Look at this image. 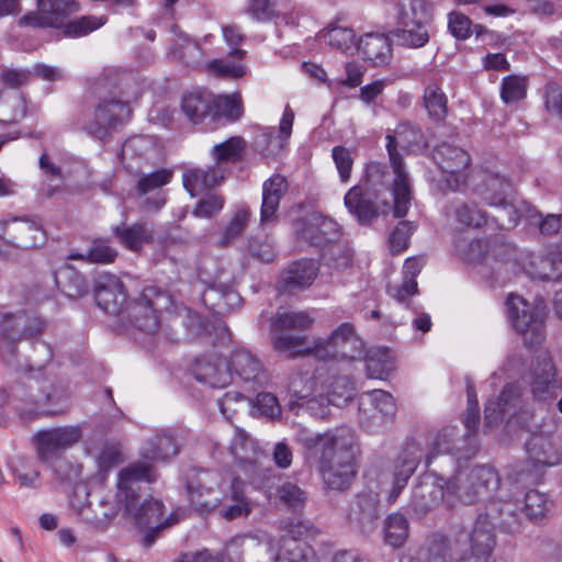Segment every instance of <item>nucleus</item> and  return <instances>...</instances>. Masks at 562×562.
I'll use <instances>...</instances> for the list:
<instances>
[{"label":"nucleus","mask_w":562,"mask_h":562,"mask_svg":"<svg viewBox=\"0 0 562 562\" xmlns=\"http://www.w3.org/2000/svg\"><path fill=\"white\" fill-rule=\"evenodd\" d=\"M45 239L43 228L34 221L23 218L0 221V240L11 247L30 249L42 245Z\"/></svg>","instance_id":"obj_15"},{"label":"nucleus","mask_w":562,"mask_h":562,"mask_svg":"<svg viewBox=\"0 0 562 562\" xmlns=\"http://www.w3.org/2000/svg\"><path fill=\"white\" fill-rule=\"evenodd\" d=\"M54 278L58 289L68 297L78 299L88 292L85 277L71 266L61 267Z\"/></svg>","instance_id":"obj_39"},{"label":"nucleus","mask_w":562,"mask_h":562,"mask_svg":"<svg viewBox=\"0 0 562 562\" xmlns=\"http://www.w3.org/2000/svg\"><path fill=\"white\" fill-rule=\"evenodd\" d=\"M254 407L259 412L260 415L270 420L280 419L282 414L278 397L274 394L268 392H262L257 395Z\"/></svg>","instance_id":"obj_64"},{"label":"nucleus","mask_w":562,"mask_h":562,"mask_svg":"<svg viewBox=\"0 0 562 562\" xmlns=\"http://www.w3.org/2000/svg\"><path fill=\"white\" fill-rule=\"evenodd\" d=\"M497 484L498 477L490 467H475L470 471L458 470L452 477L445 481L446 505H472L496 488Z\"/></svg>","instance_id":"obj_6"},{"label":"nucleus","mask_w":562,"mask_h":562,"mask_svg":"<svg viewBox=\"0 0 562 562\" xmlns=\"http://www.w3.org/2000/svg\"><path fill=\"white\" fill-rule=\"evenodd\" d=\"M246 148V142L240 136H233L213 147V157L223 166L226 162H237L241 159Z\"/></svg>","instance_id":"obj_55"},{"label":"nucleus","mask_w":562,"mask_h":562,"mask_svg":"<svg viewBox=\"0 0 562 562\" xmlns=\"http://www.w3.org/2000/svg\"><path fill=\"white\" fill-rule=\"evenodd\" d=\"M457 427L448 426L442 428L435 437L429 454L427 456V464L438 454H451L453 443L456 442Z\"/></svg>","instance_id":"obj_59"},{"label":"nucleus","mask_w":562,"mask_h":562,"mask_svg":"<svg viewBox=\"0 0 562 562\" xmlns=\"http://www.w3.org/2000/svg\"><path fill=\"white\" fill-rule=\"evenodd\" d=\"M315 387L314 379L307 373L297 372L290 376L288 391L291 395L289 409L294 411L299 406V401L308 398Z\"/></svg>","instance_id":"obj_49"},{"label":"nucleus","mask_w":562,"mask_h":562,"mask_svg":"<svg viewBox=\"0 0 562 562\" xmlns=\"http://www.w3.org/2000/svg\"><path fill=\"white\" fill-rule=\"evenodd\" d=\"M250 513V503L247 499L239 482L234 480L232 483V494L226 498L220 509V514L226 520H233L247 516Z\"/></svg>","instance_id":"obj_43"},{"label":"nucleus","mask_w":562,"mask_h":562,"mask_svg":"<svg viewBox=\"0 0 562 562\" xmlns=\"http://www.w3.org/2000/svg\"><path fill=\"white\" fill-rule=\"evenodd\" d=\"M431 24L422 22H414L412 24L397 21V27L391 31L390 35L400 46L406 48H420L424 47L430 38Z\"/></svg>","instance_id":"obj_31"},{"label":"nucleus","mask_w":562,"mask_h":562,"mask_svg":"<svg viewBox=\"0 0 562 562\" xmlns=\"http://www.w3.org/2000/svg\"><path fill=\"white\" fill-rule=\"evenodd\" d=\"M490 248V240L473 239L471 241H462L457 246L460 257L473 265L482 266L481 273L487 274L486 255Z\"/></svg>","instance_id":"obj_50"},{"label":"nucleus","mask_w":562,"mask_h":562,"mask_svg":"<svg viewBox=\"0 0 562 562\" xmlns=\"http://www.w3.org/2000/svg\"><path fill=\"white\" fill-rule=\"evenodd\" d=\"M470 548L463 558L494 559L495 526L483 513L479 514L470 533Z\"/></svg>","instance_id":"obj_22"},{"label":"nucleus","mask_w":562,"mask_h":562,"mask_svg":"<svg viewBox=\"0 0 562 562\" xmlns=\"http://www.w3.org/2000/svg\"><path fill=\"white\" fill-rule=\"evenodd\" d=\"M125 86L121 82L116 86V94L111 99L101 100L93 110L92 119L86 125L87 132L100 140L108 138L131 115L127 101L122 100L128 97Z\"/></svg>","instance_id":"obj_8"},{"label":"nucleus","mask_w":562,"mask_h":562,"mask_svg":"<svg viewBox=\"0 0 562 562\" xmlns=\"http://www.w3.org/2000/svg\"><path fill=\"white\" fill-rule=\"evenodd\" d=\"M316 274L317 267L313 260H297L281 273L277 282V289L280 293L293 294L308 288Z\"/></svg>","instance_id":"obj_23"},{"label":"nucleus","mask_w":562,"mask_h":562,"mask_svg":"<svg viewBox=\"0 0 562 562\" xmlns=\"http://www.w3.org/2000/svg\"><path fill=\"white\" fill-rule=\"evenodd\" d=\"M522 390L518 384H506L496 400H491L485 405V420L488 425H495L507 416H514L521 404Z\"/></svg>","instance_id":"obj_24"},{"label":"nucleus","mask_w":562,"mask_h":562,"mask_svg":"<svg viewBox=\"0 0 562 562\" xmlns=\"http://www.w3.org/2000/svg\"><path fill=\"white\" fill-rule=\"evenodd\" d=\"M322 37L325 43L342 52L358 46L353 30L348 27H331Z\"/></svg>","instance_id":"obj_57"},{"label":"nucleus","mask_w":562,"mask_h":562,"mask_svg":"<svg viewBox=\"0 0 562 562\" xmlns=\"http://www.w3.org/2000/svg\"><path fill=\"white\" fill-rule=\"evenodd\" d=\"M172 172L168 169H159L154 172L143 175L136 183V192L139 195L148 194L149 192L160 189L170 182Z\"/></svg>","instance_id":"obj_58"},{"label":"nucleus","mask_w":562,"mask_h":562,"mask_svg":"<svg viewBox=\"0 0 562 562\" xmlns=\"http://www.w3.org/2000/svg\"><path fill=\"white\" fill-rule=\"evenodd\" d=\"M82 492L83 496H89L90 493L86 486H78L75 488L70 498V506L78 513L82 521L93 526L97 529H106L113 519L117 516L123 502L119 499V487L114 496H100L95 503L87 501V506L77 504V498Z\"/></svg>","instance_id":"obj_10"},{"label":"nucleus","mask_w":562,"mask_h":562,"mask_svg":"<svg viewBox=\"0 0 562 562\" xmlns=\"http://www.w3.org/2000/svg\"><path fill=\"white\" fill-rule=\"evenodd\" d=\"M228 366L229 370L233 369L245 382L262 383L267 379L261 361L249 350L236 349L232 353Z\"/></svg>","instance_id":"obj_30"},{"label":"nucleus","mask_w":562,"mask_h":562,"mask_svg":"<svg viewBox=\"0 0 562 562\" xmlns=\"http://www.w3.org/2000/svg\"><path fill=\"white\" fill-rule=\"evenodd\" d=\"M351 257L350 249L340 237L333 243H328L321 251V258L324 265L336 269L348 267L351 262Z\"/></svg>","instance_id":"obj_54"},{"label":"nucleus","mask_w":562,"mask_h":562,"mask_svg":"<svg viewBox=\"0 0 562 562\" xmlns=\"http://www.w3.org/2000/svg\"><path fill=\"white\" fill-rule=\"evenodd\" d=\"M366 182L368 186V190H371L376 199H380L383 190H391V195H393V182H390V173L386 167L380 162H371L366 168ZM393 205L395 202L393 201ZM392 211L394 212V206H392Z\"/></svg>","instance_id":"obj_47"},{"label":"nucleus","mask_w":562,"mask_h":562,"mask_svg":"<svg viewBox=\"0 0 562 562\" xmlns=\"http://www.w3.org/2000/svg\"><path fill=\"white\" fill-rule=\"evenodd\" d=\"M408 537L407 518L400 513L391 514L384 525L385 542L392 547L398 548L404 544Z\"/></svg>","instance_id":"obj_52"},{"label":"nucleus","mask_w":562,"mask_h":562,"mask_svg":"<svg viewBox=\"0 0 562 562\" xmlns=\"http://www.w3.org/2000/svg\"><path fill=\"white\" fill-rule=\"evenodd\" d=\"M10 396L43 408L48 414H64L71 407L69 384L50 372L29 373L23 381L10 386Z\"/></svg>","instance_id":"obj_4"},{"label":"nucleus","mask_w":562,"mask_h":562,"mask_svg":"<svg viewBox=\"0 0 562 562\" xmlns=\"http://www.w3.org/2000/svg\"><path fill=\"white\" fill-rule=\"evenodd\" d=\"M357 48L375 65L386 63L392 53L390 40L383 34H366L359 40Z\"/></svg>","instance_id":"obj_37"},{"label":"nucleus","mask_w":562,"mask_h":562,"mask_svg":"<svg viewBox=\"0 0 562 562\" xmlns=\"http://www.w3.org/2000/svg\"><path fill=\"white\" fill-rule=\"evenodd\" d=\"M432 158L443 173L451 176L447 179L448 189L457 190L464 181L461 172L470 165V155L458 146L441 143L432 150Z\"/></svg>","instance_id":"obj_17"},{"label":"nucleus","mask_w":562,"mask_h":562,"mask_svg":"<svg viewBox=\"0 0 562 562\" xmlns=\"http://www.w3.org/2000/svg\"><path fill=\"white\" fill-rule=\"evenodd\" d=\"M529 375L530 392L537 402H552L558 395L557 391L562 390V376H558L555 364L548 355L536 358Z\"/></svg>","instance_id":"obj_13"},{"label":"nucleus","mask_w":562,"mask_h":562,"mask_svg":"<svg viewBox=\"0 0 562 562\" xmlns=\"http://www.w3.org/2000/svg\"><path fill=\"white\" fill-rule=\"evenodd\" d=\"M507 315L515 330L527 347L540 345L544 339V310L527 302L522 296L509 294Z\"/></svg>","instance_id":"obj_7"},{"label":"nucleus","mask_w":562,"mask_h":562,"mask_svg":"<svg viewBox=\"0 0 562 562\" xmlns=\"http://www.w3.org/2000/svg\"><path fill=\"white\" fill-rule=\"evenodd\" d=\"M313 324L314 317L307 311L280 308L271 318V330L276 333L272 341L281 335H303Z\"/></svg>","instance_id":"obj_25"},{"label":"nucleus","mask_w":562,"mask_h":562,"mask_svg":"<svg viewBox=\"0 0 562 562\" xmlns=\"http://www.w3.org/2000/svg\"><path fill=\"white\" fill-rule=\"evenodd\" d=\"M297 442L303 447L307 459L317 462L325 484L336 491L350 486L356 475V457L359 446L355 431L340 427L323 434L300 428Z\"/></svg>","instance_id":"obj_1"},{"label":"nucleus","mask_w":562,"mask_h":562,"mask_svg":"<svg viewBox=\"0 0 562 562\" xmlns=\"http://www.w3.org/2000/svg\"><path fill=\"white\" fill-rule=\"evenodd\" d=\"M212 115L229 121L238 120L243 114V103L238 93L232 95L212 97Z\"/></svg>","instance_id":"obj_53"},{"label":"nucleus","mask_w":562,"mask_h":562,"mask_svg":"<svg viewBox=\"0 0 562 562\" xmlns=\"http://www.w3.org/2000/svg\"><path fill=\"white\" fill-rule=\"evenodd\" d=\"M414 226L408 221H401L389 237V247L393 254H398L408 247Z\"/></svg>","instance_id":"obj_63"},{"label":"nucleus","mask_w":562,"mask_h":562,"mask_svg":"<svg viewBox=\"0 0 562 562\" xmlns=\"http://www.w3.org/2000/svg\"><path fill=\"white\" fill-rule=\"evenodd\" d=\"M396 414L393 396L383 390H373L360 395L359 424L368 431H375L390 423Z\"/></svg>","instance_id":"obj_11"},{"label":"nucleus","mask_w":562,"mask_h":562,"mask_svg":"<svg viewBox=\"0 0 562 562\" xmlns=\"http://www.w3.org/2000/svg\"><path fill=\"white\" fill-rule=\"evenodd\" d=\"M364 355L368 376L371 379H384L394 369V362L387 348H372Z\"/></svg>","instance_id":"obj_42"},{"label":"nucleus","mask_w":562,"mask_h":562,"mask_svg":"<svg viewBox=\"0 0 562 562\" xmlns=\"http://www.w3.org/2000/svg\"><path fill=\"white\" fill-rule=\"evenodd\" d=\"M179 452V445L169 430H160L146 440L142 447V454L154 460H165Z\"/></svg>","instance_id":"obj_33"},{"label":"nucleus","mask_w":562,"mask_h":562,"mask_svg":"<svg viewBox=\"0 0 562 562\" xmlns=\"http://www.w3.org/2000/svg\"><path fill=\"white\" fill-rule=\"evenodd\" d=\"M400 562H457L449 542L440 537H435L426 548L422 549L418 554L412 555L404 553L400 558ZM462 562H495L494 559L480 558H462Z\"/></svg>","instance_id":"obj_28"},{"label":"nucleus","mask_w":562,"mask_h":562,"mask_svg":"<svg viewBox=\"0 0 562 562\" xmlns=\"http://www.w3.org/2000/svg\"><path fill=\"white\" fill-rule=\"evenodd\" d=\"M349 519L362 530H370L378 519V498L373 494H360L351 503Z\"/></svg>","instance_id":"obj_32"},{"label":"nucleus","mask_w":562,"mask_h":562,"mask_svg":"<svg viewBox=\"0 0 562 562\" xmlns=\"http://www.w3.org/2000/svg\"><path fill=\"white\" fill-rule=\"evenodd\" d=\"M170 295L156 288L147 286L127 307L131 324L140 331L154 335L160 328L159 313L171 306Z\"/></svg>","instance_id":"obj_9"},{"label":"nucleus","mask_w":562,"mask_h":562,"mask_svg":"<svg viewBox=\"0 0 562 562\" xmlns=\"http://www.w3.org/2000/svg\"><path fill=\"white\" fill-rule=\"evenodd\" d=\"M494 526H499L509 532H514L520 525V514L517 506L510 502L493 501L488 503L483 513Z\"/></svg>","instance_id":"obj_36"},{"label":"nucleus","mask_w":562,"mask_h":562,"mask_svg":"<svg viewBox=\"0 0 562 562\" xmlns=\"http://www.w3.org/2000/svg\"><path fill=\"white\" fill-rule=\"evenodd\" d=\"M526 450L535 469L552 467L562 460L560 436L532 435L526 442Z\"/></svg>","instance_id":"obj_19"},{"label":"nucleus","mask_w":562,"mask_h":562,"mask_svg":"<svg viewBox=\"0 0 562 562\" xmlns=\"http://www.w3.org/2000/svg\"><path fill=\"white\" fill-rule=\"evenodd\" d=\"M81 439L82 430L78 425L42 429L34 435L37 457L44 463L58 459L65 450Z\"/></svg>","instance_id":"obj_12"},{"label":"nucleus","mask_w":562,"mask_h":562,"mask_svg":"<svg viewBox=\"0 0 562 562\" xmlns=\"http://www.w3.org/2000/svg\"><path fill=\"white\" fill-rule=\"evenodd\" d=\"M485 191L483 200L492 206H502L504 209L512 207L507 201V191L509 189L508 182L498 176H487L485 179Z\"/></svg>","instance_id":"obj_51"},{"label":"nucleus","mask_w":562,"mask_h":562,"mask_svg":"<svg viewBox=\"0 0 562 562\" xmlns=\"http://www.w3.org/2000/svg\"><path fill=\"white\" fill-rule=\"evenodd\" d=\"M192 372L199 382L211 387H225L233 378L228 361L217 355L198 358L192 366Z\"/></svg>","instance_id":"obj_20"},{"label":"nucleus","mask_w":562,"mask_h":562,"mask_svg":"<svg viewBox=\"0 0 562 562\" xmlns=\"http://www.w3.org/2000/svg\"><path fill=\"white\" fill-rule=\"evenodd\" d=\"M71 0H37V8L42 11L43 23L49 27H59L64 19L72 11Z\"/></svg>","instance_id":"obj_45"},{"label":"nucleus","mask_w":562,"mask_h":562,"mask_svg":"<svg viewBox=\"0 0 562 562\" xmlns=\"http://www.w3.org/2000/svg\"><path fill=\"white\" fill-rule=\"evenodd\" d=\"M452 448L453 451H451V456L454 457L458 463H460L461 460H470L474 458L479 451L477 437H471L467 434L460 436L458 431Z\"/></svg>","instance_id":"obj_62"},{"label":"nucleus","mask_w":562,"mask_h":562,"mask_svg":"<svg viewBox=\"0 0 562 562\" xmlns=\"http://www.w3.org/2000/svg\"><path fill=\"white\" fill-rule=\"evenodd\" d=\"M446 209L448 213L456 216L461 225L467 227H481L486 223V213L475 203L456 201L447 205Z\"/></svg>","instance_id":"obj_44"},{"label":"nucleus","mask_w":562,"mask_h":562,"mask_svg":"<svg viewBox=\"0 0 562 562\" xmlns=\"http://www.w3.org/2000/svg\"><path fill=\"white\" fill-rule=\"evenodd\" d=\"M550 509V503L544 494L536 490L526 493L524 512L530 520L542 518Z\"/></svg>","instance_id":"obj_60"},{"label":"nucleus","mask_w":562,"mask_h":562,"mask_svg":"<svg viewBox=\"0 0 562 562\" xmlns=\"http://www.w3.org/2000/svg\"><path fill=\"white\" fill-rule=\"evenodd\" d=\"M274 349L289 358L314 355L318 360H359L364 357V342L350 323L340 324L327 339L318 338L312 345L306 335H281L274 340Z\"/></svg>","instance_id":"obj_3"},{"label":"nucleus","mask_w":562,"mask_h":562,"mask_svg":"<svg viewBox=\"0 0 562 562\" xmlns=\"http://www.w3.org/2000/svg\"><path fill=\"white\" fill-rule=\"evenodd\" d=\"M527 83L524 78L507 76L502 83L501 97L505 103H514L525 98Z\"/></svg>","instance_id":"obj_61"},{"label":"nucleus","mask_w":562,"mask_h":562,"mask_svg":"<svg viewBox=\"0 0 562 562\" xmlns=\"http://www.w3.org/2000/svg\"><path fill=\"white\" fill-rule=\"evenodd\" d=\"M212 95L205 92H191L182 99V111L192 123H200L212 114Z\"/></svg>","instance_id":"obj_41"},{"label":"nucleus","mask_w":562,"mask_h":562,"mask_svg":"<svg viewBox=\"0 0 562 562\" xmlns=\"http://www.w3.org/2000/svg\"><path fill=\"white\" fill-rule=\"evenodd\" d=\"M123 283L114 276H101L94 285V299L98 306L105 313L117 315L126 302Z\"/></svg>","instance_id":"obj_21"},{"label":"nucleus","mask_w":562,"mask_h":562,"mask_svg":"<svg viewBox=\"0 0 562 562\" xmlns=\"http://www.w3.org/2000/svg\"><path fill=\"white\" fill-rule=\"evenodd\" d=\"M345 205L359 223L368 225L378 217V207L370 199L363 196L362 190L355 186L345 195Z\"/></svg>","instance_id":"obj_38"},{"label":"nucleus","mask_w":562,"mask_h":562,"mask_svg":"<svg viewBox=\"0 0 562 562\" xmlns=\"http://www.w3.org/2000/svg\"><path fill=\"white\" fill-rule=\"evenodd\" d=\"M441 502L446 504V486L442 477L422 476L413 487L409 508L418 516H424Z\"/></svg>","instance_id":"obj_18"},{"label":"nucleus","mask_w":562,"mask_h":562,"mask_svg":"<svg viewBox=\"0 0 562 562\" xmlns=\"http://www.w3.org/2000/svg\"><path fill=\"white\" fill-rule=\"evenodd\" d=\"M53 357L54 351L52 346L45 341L37 340L33 342V355L24 362L22 361V367L19 370L27 367L30 369L29 373L43 374V368L53 360Z\"/></svg>","instance_id":"obj_56"},{"label":"nucleus","mask_w":562,"mask_h":562,"mask_svg":"<svg viewBox=\"0 0 562 562\" xmlns=\"http://www.w3.org/2000/svg\"><path fill=\"white\" fill-rule=\"evenodd\" d=\"M423 101L431 120L442 122L447 117L448 99L440 87L435 83L428 85L425 88Z\"/></svg>","instance_id":"obj_46"},{"label":"nucleus","mask_w":562,"mask_h":562,"mask_svg":"<svg viewBox=\"0 0 562 562\" xmlns=\"http://www.w3.org/2000/svg\"><path fill=\"white\" fill-rule=\"evenodd\" d=\"M115 239L132 251H139L144 245L151 244L155 239L154 229L147 222L120 223L112 227Z\"/></svg>","instance_id":"obj_27"},{"label":"nucleus","mask_w":562,"mask_h":562,"mask_svg":"<svg viewBox=\"0 0 562 562\" xmlns=\"http://www.w3.org/2000/svg\"><path fill=\"white\" fill-rule=\"evenodd\" d=\"M386 138V148L394 172V216L404 217L411 205V183L397 147L409 151L419 148L423 145L424 135L418 126L411 122H402L396 126L394 134L387 135Z\"/></svg>","instance_id":"obj_5"},{"label":"nucleus","mask_w":562,"mask_h":562,"mask_svg":"<svg viewBox=\"0 0 562 562\" xmlns=\"http://www.w3.org/2000/svg\"><path fill=\"white\" fill-rule=\"evenodd\" d=\"M422 457V447L415 441H407L394 461L393 479L407 483L415 473Z\"/></svg>","instance_id":"obj_34"},{"label":"nucleus","mask_w":562,"mask_h":562,"mask_svg":"<svg viewBox=\"0 0 562 562\" xmlns=\"http://www.w3.org/2000/svg\"><path fill=\"white\" fill-rule=\"evenodd\" d=\"M27 315L0 314V353L3 362L18 370L22 367V359L18 352L16 341L22 337V326L26 325Z\"/></svg>","instance_id":"obj_16"},{"label":"nucleus","mask_w":562,"mask_h":562,"mask_svg":"<svg viewBox=\"0 0 562 562\" xmlns=\"http://www.w3.org/2000/svg\"><path fill=\"white\" fill-rule=\"evenodd\" d=\"M397 21H404L406 24L414 22L431 24V5L427 0H400Z\"/></svg>","instance_id":"obj_40"},{"label":"nucleus","mask_w":562,"mask_h":562,"mask_svg":"<svg viewBox=\"0 0 562 562\" xmlns=\"http://www.w3.org/2000/svg\"><path fill=\"white\" fill-rule=\"evenodd\" d=\"M296 235L299 243L315 247L319 252L339 238L338 224L321 214H311L297 222Z\"/></svg>","instance_id":"obj_14"},{"label":"nucleus","mask_w":562,"mask_h":562,"mask_svg":"<svg viewBox=\"0 0 562 562\" xmlns=\"http://www.w3.org/2000/svg\"><path fill=\"white\" fill-rule=\"evenodd\" d=\"M514 261V249L498 240L491 239L490 248L486 255V271L491 273H501V271Z\"/></svg>","instance_id":"obj_48"},{"label":"nucleus","mask_w":562,"mask_h":562,"mask_svg":"<svg viewBox=\"0 0 562 562\" xmlns=\"http://www.w3.org/2000/svg\"><path fill=\"white\" fill-rule=\"evenodd\" d=\"M220 474L214 471H199L194 473L187 483V492L190 502L199 510H210L215 507V503H211L204 498L220 486Z\"/></svg>","instance_id":"obj_26"},{"label":"nucleus","mask_w":562,"mask_h":562,"mask_svg":"<svg viewBox=\"0 0 562 562\" xmlns=\"http://www.w3.org/2000/svg\"><path fill=\"white\" fill-rule=\"evenodd\" d=\"M288 188V181L281 175H274L263 182L260 212L262 223L272 222L277 218L280 200L286 193Z\"/></svg>","instance_id":"obj_29"},{"label":"nucleus","mask_w":562,"mask_h":562,"mask_svg":"<svg viewBox=\"0 0 562 562\" xmlns=\"http://www.w3.org/2000/svg\"><path fill=\"white\" fill-rule=\"evenodd\" d=\"M324 395L336 406L348 403L355 395V382L349 375L330 374L322 382Z\"/></svg>","instance_id":"obj_35"},{"label":"nucleus","mask_w":562,"mask_h":562,"mask_svg":"<svg viewBox=\"0 0 562 562\" xmlns=\"http://www.w3.org/2000/svg\"><path fill=\"white\" fill-rule=\"evenodd\" d=\"M155 481L151 465L137 462L123 468L117 473L116 486L119 499L123 502V508L127 516L135 522L146 528L144 546L150 547L159 537L161 530L172 526L176 520L172 516L161 520L164 504L155 498L140 502L142 484Z\"/></svg>","instance_id":"obj_2"}]
</instances>
